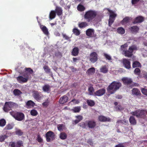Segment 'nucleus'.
<instances>
[{
	"instance_id": "nucleus-56",
	"label": "nucleus",
	"mask_w": 147,
	"mask_h": 147,
	"mask_svg": "<svg viewBox=\"0 0 147 147\" xmlns=\"http://www.w3.org/2000/svg\"><path fill=\"white\" fill-rule=\"evenodd\" d=\"M71 102H73L74 104H78L79 103V101L78 100H76L75 99H73L71 101Z\"/></svg>"
},
{
	"instance_id": "nucleus-39",
	"label": "nucleus",
	"mask_w": 147,
	"mask_h": 147,
	"mask_svg": "<svg viewBox=\"0 0 147 147\" xmlns=\"http://www.w3.org/2000/svg\"><path fill=\"white\" fill-rule=\"evenodd\" d=\"M30 113L32 116H35L38 115V112L36 110L33 109L31 110Z\"/></svg>"
},
{
	"instance_id": "nucleus-63",
	"label": "nucleus",
	"mask_w": 147,
	"mask_h": 147,
	"mask_svg": "<svg viewBox=\"0 0 147 147\" xmlns=\"http://www.w3.org/2000/svg\"><path fill=\"white\" fill-rule=\"evenodd\" d=\"M139 0H132L131 3L132 4H135L137 3Z\"/></svg>"
},
{
	"instance_id": "nucleus-12",
	"label": "nucleus",
	"mask_w": 147,
	"mask_h": 147,
	"mask_svg": "<svg viewBox=\"0 0 147 147\" xmlns=\"http://www.w3.org/2000/svg\"><path fill=\"white\" fill-rule=\"evenodd\" d=\"M18 82L20 83H23L26 82L28 80V77H26L25 78L22 76H19L17 78Z\"/></svg>"
},
{
	"instance_id": "nucleus-4",
	"label": "nucleus",
	"mask_w": 147,
	"mask_h": 147,
	"mask_svg": "<svg viewBox=\"0 0 147 147\" xmlns=\"http://www.w3.org/2000/svg\"><path fill=\"white\" fill-rule=\"evenodd\" d=\"M137 50V48L136 46L133 45L130 47L128 51H123V53L127 57H129L132 55V53L134 50Z\"/></svg>"
},
{
	"instance_id": "nucleus-35",
	"label": "nucleus",
	"mask_w": 147,
	"mask_h": 147,
	"mask_svg": "<svg viewBox=\"0 0 147 147\" xmlns=\"http://www.w3.org/2000/svg\"><path fill=\"white\" fill-rule=\"evenodd\" d=\"M72 111L74 113H78L81 110V107H76L73 108Z\"/></svg>"
},
{
	"instance_id": "nucleus-16",
	"label": "nucleus",
	"mask_w": 147,
	"mask_h": 147,
	"mask_svg": "<svg viewBox=\"0 0 147 147\" xmlns=\"http://www.w3.org/2000/svg\"><path fill=\"white\" fill-rule=\"evenodd\" d=\"M98 119L99 121L102 122H109L111 121V119L109 117H107L102 115L99 116Z\"/></svg>"
},
{
	"instance_id": "nucleus-51",
	"label": "nucleus",
	"mask_w": 147,
	"mask_h": 147,
	"mask_svg": "<svg viewBox=\"0 0 147 147\" xmlns=\"http://www.w3.org/2000/svg\"><path fill=\"white\" fill-rule=\"evenodd\" d=\"M7 138V136L5 135L0 136V141L2 142Z\"/></svg>"
},
{
	"instance_id": "nucleus-54",
	"label": "nucleus",
	"mask_w": 147,
	"mask_h": 147,
	"mask_svg": "<svg viewBox=\"0 0 147 147\" xmlns=\"http://www.w3.org/2000/svg\"><path fill=\"white\" fill-rule=\"evenodd\" d=\"M128 46V45L127 43H125L124 44V45H121V49L123 50V51L124 50V49L126 47H127Z\"/></svg>"
},
{
	"instance_id": "nucleus-29",
	"label": "nucleus",
	"mask_w": 147,
	"mask_h": 147,
	"mask_svg": "<svg viewBox=\"0 0 147 147\" xmlns=\"http://www.w3.org/2000/svg\"><path fill=\"white\" fill-rule=\"evenodd\" d=\"M117 32L118 33L120 34H123L125 32V30L123 28L120 27L117 29Z\"/></svg>"
},
{
	"instance_id": "nucleus-64",
	"label": "nucleus",
	"mask_w": 147,
	"mask_h": 147,
	"mask_svg": "<svg viewBox=\"0 0 147 147\" xmlns=\"http://www.w3.org/2000/svg\"><path fill=\"white\" fill-rule=\"evenodd\" d=\"M63 37L64 38H65V39L66 40H68L69 39V37H68L65 34H63Z\"/></svg>"
},
{
	"instance_id": "nucleus-61",
	"label": "nucleus",
	"mask_w": 147,
	"mask_h": 147,
	"mask_svg": "<svg viewBox=\"0 0 147 147\" xmlns=\"http://www.w3.org/2000/svg\"><path fill=\"white\" fill-rule=\"evenodd\" d=\"M12 127V126L11 124H8L6 126V129H11Z\"/></svg>"
},
{
	"instance_id": "nucleus-42",
	"label": "nucleus",
	"mask_w": 147,
	"mask_h": 147,
	"mask_svg": "<svg viewBox=\"0 0 147 147\" xmlns=\"http://www.w3.org/2000/svg\"><path fill=\"white\" fill-rule=\"evenodd\" d=\"M65 3V6H64L65 8L66 9H69L70 7V2L67 1H66Z\"/></svg>"
},
{
	"instance_id": "nucleus-50",
	"label": "nucleus",
	"mask_w": 147,
	"mask_h": 147,
	"mask_svg": "<svg viewBox=\"0 0 147 147\" xmlns=\"http://www.w3.org/2000/svg\"><path fill=\"white\" fill-rule=\"evenodd\" d=\"M128 123V121L127 120H124L123 121L119 120L117 121V123H123L124 124H126Z\"/></svg>"
},
{
	"instance_id": "nucleus-43",
	"label": "nucleus",
	"mask_w": 147,
	"mask_h": 147,
	"mask_svg": "<svg viewBox=\"0 0 147 147\" xmlns=\"http://www.w3.org/2000/svg\"><path fill=\"white\" fill-rule=\"evenodd\" d=\"M87 102L88 105L90 106H92L94 105V102L91 100H88L87 101Z\"/></svg>"
},
{
	"instance_id": "nucleus-3",
	"label": "nucleus",
	"mask_w": 147,
	"mask_h": 147,
	"mask_svg": "<svg viewBox=\"0 0 147 147\" xmlns=\"http://www.w3.org/2000/svg\"><path fill=\"white\" fill-rule=\"evenodd\" d=\"M9 113L13 117L18 121H21L24 118V115L22 113H15L13 111L10 112Z\"/></svg>"
},
{
	"instance_id": "nucleus-52",
	"label": "nucleus",
	"mask_w": 147,
	"mask_h": 147,
	"mask_svg": "<svg viewBox=\"0 0 147 147\" xmlns=\"http://www.w3.org/2000/svg\"><path fill=\"white\" fill-rule=\"evenodd\" d=\"M141 91L143 94L147 96V89L142 88Z\"/></svg>"
},
{
	"instance_id": "nucleus-49",
	"label": "nucleus",
	"mask_w": 147,
	"mask_h": 147,
	"mask_svg": "<svg viewBox=\"0 0 147 147\" xmlns=\"http://www.w3.org/2000/svg\"><path fill=\"white\" fill-rule=\"evenodd\" d=\"M6 124L5 120L4 119L0 120V126L2 127L4 126Z\"/></svg>"
},
{
	"instance_id": "nucleus-38",
	"label": "nucleus",
	"mask_w": 147,
	"mask_h": 147,
	"mask_svg": "<svg viewBox=\"0 0 147 147\" xmlns=\"http://www.w3.org/2000/svg\"><path fill=\"white\" fill-rule=\"evenodd\" d=\"M59 137L61 139L64 140L67 138V135L65 133L62 132L60 134Z\"/></svg>"
},
{
	"instance_id": "nucleus-55",
	"label": "nucleus",
	"mask_w": 147,
	"mask_h": 147,
	"mask_svg": "<svg viewBox=\"0 0 147 147\" xmlns=\"http://www.w3.org/2000/svg\"><path fill=\"white\" fill-rule=\"evenodd\" d=\"M75 117L78 119L79 121H80L81 120L83 119V117L81 115H78L76 116Z\"/></svg>"
},
{
	"instance_id": "nucleus-59",
	"label": "nucleus",
	"mask_w": 147,
	"mask_h": 147,
	"mask_svg": "<svg viewBox=\"0 0 147 147\" xmlns=\"http://www.w3.org/2000/svg\"><path fill=\"white\" fill-rule=\"evenodd\" d=\"M115 147H125L123 143H121L116 145Z\"/></svg>"
},
{
	"instance_id": "nucleus-7",
	"label": "nucleus",
	"mask_w": 147,
	"mask_h": 147,
	"mask_svg": "<svg viewBox=\"0 0 147 147\" xmlns=\"http://www.w3.org/2000/svg\"><path fill=\"white\" fill-rule=\"evenodd\" d=\"M110 13L109 19V25L110 26L113 22L115 19V18L117 16L116 14L114 11L108 9Z\"/></svg>"
},
{
	"instance_id": "nucleus-25",
	"label": "nucleus",
	"mask_w": 147,
	"mask_h": 147,
	"mask_svg": "<svg viewBox=\"0 0 147 147\" xmlns=\"http://www.w3.org/2000/svg\"><path fill=\"white\" fill-rule=\"evenodd\" d=\"M26 105L27 108H31L33 107L35 105V103L32 100L28 101L26 103Z\"/></svg>"
},
{
	"instance_id": "nucleus-32",
	"label": "nucleus",
	"mask_w": 147,
	"mask_h": 147,
	"mask_svg": "<svg viewBox=\"0 0 147 147\" xmlns=\"http://www.w3.org/2000/svg\"><path fill=\"white\" fill-rule=\"evenodd\" d=\"M95 72V69L92 67L88 69L87 72V73L89 75L92 74Z\"/></svg>"
},
{
	"instance_id": "nucleus-14",
	"label": "nucleus",
	"mask_w": 147,
	"mask_h": 147,
	"mask_svg": "<svg viewBox=\"0 0 147 147\" xmlns=\"http://www.w3.org/2000/svg\"><path fill=\"white\" fill-rule=\"evenodd\" d=\"M123 65L127 69L130 68V63L129 61L126 59H123Z\"/></svg>"
},
{
	"instance_id": "nucleus-23",
	"label": "nucleus",
	"mask_w": 147,
	"mask_h": 147,
	"mask_svg": "<svg viewBox=\"0 0 147 147\" xmlns=\"http://www.w3.org/2000/svg\"><path fill=\"white\" fill-rule=\"evenodd\" d=\"M129 29L132 33H136L138 32L139 28L137 26H134L131 27L129 28Z\"/></svg>"
},
{
	"instance_id": "nucleus-26",
	"label": "nucleus",
	"mask_w": 147,
	"mask_h": 147,
	"mask_svg": "<svg viewBox=\"0 0 147 147\" xmlns=\"http://www.w3.org/2000/svg\"><path fill=\"white\" fill-rule=\"evenodd\" d=\"M132 93L133 95L138 96L140 94V91L136 88H134L132 90Z\"/></svg>"
},
{
	"instance_id": "nucleus-18",
	"label": "nucleus",
	"mask_w": 147,
	"mask_h": 147,
	"mask_svg": "<svg viewBox=\"0 0 147 147\" xmlns=\"http://www.w3.org/2000/svg\"><path fill=\"white\" fill-rule=\"evenodd\" d=\"M22 144V141H18L17 143H15L14 142H11L10 145L12 147H20Z\"/></svg>"
},
{
	"instance_id": "nucleus-15",
	"label": "nucleus",
	"mask_w": 147,
	"mask_h": 147,
	"mask_svg": "<svg viewBox=\"0 0 147 147\" xmlns=\"http://www.w3.org/2000/svg\"><path fill=\"white\" fill-rule=\"evenodd\" d=\"M40 28L43 32V33L47 36H48L49 34V32L48 31V28L45 26L40 25Z\"/></svg>"
},
{
	"instance_id": "nucleus-44",
	"label": "nucleus",
	"mask_w": 147,
	"mask_h": 147,
	"mask_svg": "<svg viewBox=\"0 0 147 147\" xmlns=\"http://www.w3.org/2000/svg\"><path fill=\"white\" fill-rule=\"evenodd\" d=\"M104 56L106 59L109 60H111V57L109 54H107L105 53H103Z\"/></svg>"
},
{
	"instance_id": "nucleus-20",
	"label": "nucleus",
	"mask_w": 147,
	"mask_h": 147,
	"mask_svg": "<svg viewBox=\"0 0 147 147\" xmlns=\"http://www.w3.org/2000/svg\"><path fill=\"white\" fill-rule=\"evenodd\" d=\"M55 11L57 15L60 16L62 13L63 10L61 7L56 6Z\"/></svg>"
},
{
	"instance_id": "nucleus-1",
	"label": "nucleus",
	"mask_w": 147,
	"mask_h": 147,
	"mask_svg": "<svg viewBox=\"0 0 147 147\" xmlns=\"http://www.w3.org/2000/svg\"><path fill=\"white\" fill-rule=\"evenodd\" d=\"M121 86V84L119 82H113L109 86L107 90L109 94H113Z\"/></svg>"
},
{
	"instance_id": "nucleus-28",
	"label": "nucleus",
	"mask_w": 147,
	"mask_h": 147,
	"mask_svg": "<svg viewBox=\"0 0 147 147\" xmlns=\"http://www.w3.org/2000/svg\"><path fill=\"white\" fill-rule=\"evenodd\" d=\"M100 71L104 73H107L108 71V68L106 66H102L100 69Z\"/></svg>"
},
{
	"instance_id": "nucleus-47",
	"label": "nucleus",
	"mask_w": 147,
	"mask_h": 147,
	"mask_svg": "<svg viewBox=\"0 0 147 147\" xmlns=\"http://www.w3.org/2000/svg\"><path fill=\"white\" fill-rule=\"evenodd\" d=\"M14 94L16 95H20L21 93V91L18 89H15L13 91Z\"/></svg>"
},
{
	"instance_id": "nucleus-17",
	"label": "nucleus",
	"mask_w": 147,
	"mask_h": 147,
	"mask_svg": "<svg viewBox=\"0 0 147 147\" xmlns=\"http://www.w3.org/2000/svg\"><path fill=\"white\" fill-rule=\"evenodd\" d=\"M94 30L93 29L89 28L86 31V35L90 37H92L94 33Z\"/></svg>"
},
{
	"instance_id": "nucleus-40",
	"label": "nucleus",
	"mask_w": 147,
	"mask_h": 147,
	"mask_svg": "<svg viewBox=\"0 0 147 147\" xmlns=\"http://www.w3.org/2000/svg\"><path fill=\"white\" fill-rule=\"evenodd\" d=\"M78 10L80 11H83L85 9V7L81 5H79L77 7Z\"/></svg>"
},
{
	"instance_id": "nucleus-10",
	"label": "nucleus",
	"mask_w": 147,
	"mask_h": 147,
	"mask_svg": "<svg viewBox=\"0 0 147 147\" xmlns=\"http://www.w3.org/2000/svg\"><path fill=\"white\" fill-rule=\"evenodd\" d=\"M47 140V142H50L53 140L54 137V134L51 131H49L46 134Z\"/></svg>"
},
{
	"instance_id": "nucleus-30",
	"label": "nucleus",
	"mask_w": 147,
	"mask_h": 147,
	"mask_svg": "<svg viewBox=\"0 0 147 147\" xmlns=\"http://www.w3.org/2000/svg\"><path fill=\"white\" fill-rule=\"evenodd\" d=\"M79 52V49L77 47L74 48L72 52V55L74 56L77 55Z\"/></svg>"
},
{
	"instance_id": "nucleus-48",
	"label": "nucleus",
	"mask_w": 147,
	"mask_h": 147,
	"mask_svg": "<svg viewBox=\"0 0 147 147\" xmlns=\"http://www.w3.org/2000/svg\"><path fill=\"white\" fill-rule=\"evenodd\" d=\"M26 73H28L29 74H32L33 73V71L31 68H26L25 69Z\"/></svg>"
},
{
	"instance_id": "nucleus-27",
	"label": "nucleus",
	"mask_w": 147,
	"mask_h": 147,
	"mask_svg": "<svg viewBox=\"0 0 147 147\" xmlns=\"http://www.w3.org/2000/svg\"><path fill=\"white\" fill-rule=\"evenodd\" d=\"M129 121L130 123L134 125L136 124V121L134 117L133 116H131L129 118Z\"/></svg>"
},
{
	"instance_id": "nucleus-11",
	"label": "nucleus",
	"mask_w": 147,
	"mask_h": 147,
	"mask_svg": "<svg viewBox=\"0 0 147 147\" xmlns=\"http://www.w3.org/2000/svg\"><path fill=\"white\" fill-rule=\"evenodd\" d=\"M105 90L104 88H102L95 92L94 93V95L98 96H101L105 93Z\"/></svg>"
},
{
	"instance_id": "nucleus-5",
	"label": "nucleus",
	"mask_w": 147,
	"mask_h": 147,
	"mask_svg": "<svg viewBox=\"0 0 147 147\" xmlns=\"http://www.w3.org/2000/svg\"><path fill=\"white\" fill-rule=\"evenodd\" d=\"M16 106V104L12 102H7L5 103L3 107V110L5 112H8L12 108Z\"/></svg>"
},
{
	"instance_id": "nucleus-13",
	"label": "nucleus",
	"mask_w": 147,
	"mask_h": 147,
	"mask_svg": "<svg viewBox=\"0 0 147 147\" xmlns=\"http://www.w3.org/2000/svg\"><path fill=\"white\" fill-rule=\"evenodd\" d=\"M121 80L123 84L126 85H128L131 84L132 82V79L127 77L123 78Z\"/></svg>"
},
{
	"instance_id": "nucleus-36",
	"label": "nucleus",
	"mask_w": 147,
	"mask_h": 147,
	"mask_svg": "<svg viewBox=\"0 0 147 147\" xmlns=\"http://www.w3.org/2000/svg\"><path fill=\"white\" fill-rule=\"evenodd\" d=\"M89 94L91 95H94V89L92 86L90 87L88 89Z\"/></svg>"
},
{
	"instance_id": "nucleus-62",
	"label": "nucleus",
	"mask_w": 147,
	"mask_h": 147,
	"mask_svg": "<svg viewBox=\"0 0 147 147\" xmlns=\"http://www.w3.org/2000/svg\"><path fill=\"white\" fill-rule=\"evenodd\" d=\"M16 134H17L21 136L22 134V133L21 132V131L20 130H17L16 131Z\"/></svg>"
},
{
	"instance_id": "nucleus-31",
	"label": "nucleus",
	"mask_w": 147,
	"mask_h": 147,
	"mask_svg": "<svg viewBox=\"0 0 147 147\" xmlns=\"http://www.w3.org/2000/svg\"><path fill=\"white\" fill-rule=\"evenodd\" d=\"M55 12V11L52 10L51 11L49 14V18L52 20L55 18L56 16Z\"/></svg>"
},
{
	"instance_id": "nucleus-24",
	"label": "nucleus",
	"mask_w": 147,
	"mask_h": 147,
	"mask_svg": "<svg viewBox=\"0 0 147 147\" xmlns=\"http://www.w3.org/2000/svg\"><path fill=\"white\" fill-rule=\"evenodd\" d=\"M130 19V18L128 17H126L124 18L121 21V23L122 25H125L129 22Z\"/></svg>"
},
{
	"instance_id": "nucleus-57",
	"label": "nucleus",
	"mask_w": 147,
	"mask_h": 147,
	"mask_svg": "<svg viewBox=\"0 0 147 147\" xmlns=\"http://www.w3.org/2000/svg\"><path fill=\"white\" fill-rule=\"evenodd\" d=\"M116 109L117 111H121L123 109V108L121 106L119 105L116 107Z\"/></svg>"
},
{
	"instance_id": "nucleus-46",
	"label": "nucleus",
	"mask_w": 147,
	"mask_h": 147,
	"mask_svg": "<svg viewBox=\"0 0 147 147\" xmlns=\"http://www.w3.org/2000/svg\"><path fill=\"white\" fill-rule=\"evenodd\" d=\"M141 71L138 68H136L134 71V73L135 74L139 75L140 74Z\"/></svg>"
},
{
	"instance_id": "nucleus-33",
	"label": "nucleus",
	"mask_w": 147,
	"mask_h": 147,
	"mask_svg": "<svg viewBox=\"0 0 147 147\" xmlns=\"http://www.w3.org/2000/svg\"><path fill=\"white\" fill-rule=\"evenodd\" d=\"M88 26V24L86 22H82L79 24V26L80 28H84Z\"/></svg>"
},
{
	"instance_id": "nucleus-8",
	"label": "nucleus",
	"mask_w": 147,
	"mask_h": 147,
	"mask_svg": "<svg viewBox=\"0 0 147 147\" xmlns=\"http://www.w3.org/2000/svg\"><path fill=\"white\" fill-rule=\"evenodd\" d=\"M90 61L92 63L95 62L97 60V55L96 52H93L90 54Z\"/></svg>"
},
{
	"instance_id": "nucleus-34",
	"label": "nucleus",
	"mask_w": 147,
	"mask_h": 147,
	"mask_svg": "<svg viewBox=\"0 0 147 147\" xmlns=\"http://www.w3.org/2000/svg\"><path fill=\"white\" fill-rule=\"evenodd\" d=\"M43 90L44 91L49 92L50 89V87L48 85H45L43 87Z\"/></svg>"
},
{
	"instance_id": "nucleus-9",
	"label": "nucleus",
	"mask_w": 147,
	"mask_h": 147,
	"mask_svg": "<svg viewBox=\"0 0 147 147\" xmlns=\"http://www.w3.org/2000/svg\"><path fill=\"white\" fill-rule=\"evenodd\" d=\"M83 124H84V126L80 125V126L85 127L86 125H87L89 128H93L96 125L95 122L93 121H86L85 123H83Z\"/></svg>"
},
{
	"instance_id": "nucleus-53",
	"label": "nucleus",
	"mask_w": 147,
	"mask_h": 147,
	"mask_svg": "<svg viewBox=\"0 0 147 147\" xmlns=\"http://www.w3.org/2000/svg\"><path fill=\"white\" fill-rule=\"evenodd\" d=\"M64 127V126L62 124H59L58 125V129L59 131L62 130Z\"/></svg>"
},
{
	"instance_id": "nucleus-22",
	"label": "nucleus",
	"mask_w": 147,
	"mask_h": 147,
	"mask_svg": "<svg viewBox=\"0 0 147 147\" xmlns=\"http://www.w3.org/2000/svg\"><path fill=\"white\" fill-rule=\"evenodd\" d=\"M33 96L34 98L37 100L40 99L41 97L38 92L37 91H34L33 92Z\"/></svg>"
},
{
	"instance_id": "nucleus-21",
	"label": "nucleus",
	"mask_w": 147,
	"mask_h": 147,
	"mask_svg": "<svg viewBox=\"0 0 147 147\" xmlns=\"http://www.w3.org/2000/svg\"><path fill=\"white\" fill-rule=\"evenodd\" d=\"M144 20V18L142 16H139L137 17L133 22L134 24H135L138 23L142 22Z\"/></svg>"
},
{
	"instance_id": "nucleus-6",
	"label": "nucleus",
	"mask_w": 147,
	"mask_h": 147,
	"mask_svg": "<svg viewBox=\"0 0 147 147\" xmlns=\"http://www.w3.org/2000/svg\"><path fill=\"white\" fill-rule=\"evenodd\" d=\"M146 113V111L144 110H138L134 112H131V114L136 116L137 117H143Z\"/></svg>"
},
{
	"instance_id": "nucleus-58",
	"label": "nucleus",
	"mask_w": 147,
	"mask_h": 147,
	"mask_svg": "<svg viewBox=\"0 0 147 147\" xmlns=\"http://www.w3.org/2000/svg\"><path fill=\"white\" fill-rule=\"evenodd\" d=\"M37 139L38 141L39 142H42V138L39 135L38 136Z\"/></svg>"
},
{
	"instance_id": "nucleus-60",
	"label": "nucleus",
	"mask_w": 147,
	"mask_h": 147,
	"mask_svg": "<svg viewBox=\"0 0 147 147\" xmlns=\"http://www.w3.org/2000/svg\"><path fill=\"white\" fill-rule=\"evenodd\" d=\"M49 102L48 101V100L47 101L44 102L42 103L43 105L45 107H47L49 104Z\"/></svg>"
},
{
	"instance_id": "nucleus-41",
	"label": "nucleus",
	"mask_w": 147,
	"mask_h": 147,
	"mask_svg": "<svg viewBox=\"0 0 147 147\" xmlns=\"http://www.w3.org/2000/svg\"><path fill=\"white\" fill-rule=\"evenodd\" d=\"M73 32L74 34L77 36H78L80 34V31L77 28H75L73 29Z\"/></svg>"
},
{
	"instance_id": "nucleus-45",
	"label": "nucleus",
	"mask_w": 147,
	"mask_h": 147,
	"mask_svg": "<svg viewBox=\"0 0 147 147\" xmlns=\"http://www.w3.org/2000/svg\"><path fill=\"white\" fill-rule=\"evenodd\" d=\"M43 68L45 71L46 73H49L50 72V69L48 66L45 65Z\"/></svg>"
},
{
	"instance_id": "nucleus-19",
	"label": "nucleus",
	"mask_w": 147,
	"mask_h": 147,
	"mask_svg": "<svg viewBox=\"0 0 147 147\" xmlns=\"http://www.w3.org/2000/svg\"><path fill=\"white\" fill-rule=\"evenodd\" d=\"M68 98L67 96H64L61 97L59 100V103L60 104H63L67 101Z\"/></svg>"
},
{
	"instance_id": "nucleus-2",
	"label": "nucleus",
	"mask_w": 147,
	"mask_h": 147,
	"mask_svg": "<svg viewBox=\"0 0 147 147\" xmlns=\"http://www.w3.org/2000/svg\"><path fill=\"white\" fill-rule=\"evenodd\" d=\"M97 15L96 11L93 10H89L86 12L84 17L88 22H90Z\"/></svg>"
},
{
	"instance_id": "nucleus-37",
	"label": "nucleus",
	"mask_w": 147,
	"mask_h": 147,
	"mask_svg": "<svg viewBox=\"0 0 147 147\" xmlns=\"http://www.w3.org/2000/svg\"><path fill=\"white\" fill-rule=\"evenodd\" d=\"M141 66L140 63L137 61H134L133 63L132 67L133 68Z\"/></svg>"
}]
</instances>
